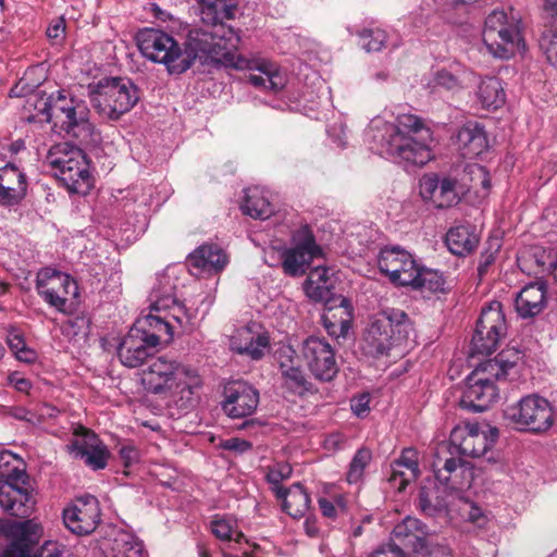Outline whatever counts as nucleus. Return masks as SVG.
I'll return each instance as SVG.
<instances>
[{"label":"nucleus","mask_w":557,"mask_h":557,"mask_svg":"<svg viewBox=\"0 0 557 557\" xmlns=\"http://www.w3.org/2000/svg\"><path fill=\"white\" fill-rule=\"evenodd\" d=\"M445 243L451 253L462 257L475 249L479 236L472 225L461 224L447 232Z\"/></svg>","instance_id":"nucleus-38"},{"label":"nucleus","mask_w":557,"mask_h":557,"mask_svg":"<svg viewBox=\"0 0 557 557\" xmlns=\"http://www.w3.org/2000/svg\"><path fill=\"white\" fill-rule=\"evenodd\" d=\"M35 108L45 116L46 122H52L59 126L79 145L91 146L100 140L98 132L89 120L90 111L87 104L83 100L69 97L64 90L37 99Z\"/></svg>","instance_id":"nucleus-3"},{"label":"nucleus","mask_w":557,"mask_h":557,"mask_svg":"<svg viewBox=\"0 0 557 557\" xmlns=\"http://www.w3.org/2000/svg\"><path fill=\"white\" fill-rule=\"evenodd\" d=\"M236 385H242L240 382H228L224 386L225 400L222 403L223 410L232 418L242 417L240 410L234 406L235 401L239 398L240 391Z\"/></svg>","instance_id":"nucleus-50"},{"label":"nucleus","mask_w":557,"mask_h":557,"mask_svg":"<svg viewBox=\"0 0 557 557\" xmlns=\"http://www.w3.org/2000/svg\"><path fill=\"white\" fill-rule=\"evenodd\" d=\"M74 152H83V150L70 143H59L49 149L46 161L57 172L72 161V157H75Z\"/></svg>","instance_id":"nucleus-44"},{"label":"nucleus","mask_w":557,"mask_h":557,"mask_svg":"<svg viewBox=\"0 0 557 557\" xmlns=\"http://www.w3.org/2000/svg\"><path fill=\"white\" fill-rule=\"evenodd\" d=\"M448 486L429 482L421 486L418 497V508L426 516L445 515L448 508Z\"/></svg>","instance_id":"nucleus-35"},{"label":"nucleus","mask_w":557,"mask_h":557,"mask_svg":"<svg viewBox=\"0 0 557 557\" xmlns=\"http://www.w3.org/2000/svg\"><path fill=\"white\" fill-rule=\"evenodd\" d=\"M211 531L212 533L221 539V540H227L231 539V535L233 533L232 525L226 520H213L211 522Z\"/></svg>","instance_id":"nucleus-64"},{"label":"nucleus","mask_w":557,"mask_h":557,"mask_svg":"<svg viewBox=\"0 0 557 557\" xmlns=\"http://www.w3.org/2000/svg\"><path fill=\"white\" fill-rule=\"evenodd\" d=\"M191 269L205 272H218L227 263L224 251L214 245H202L189 253L187 258Z\"/></svg>","instance_id":"nucleus-36"},{"label":"nucleus","mask_w":557,"mask_h":557,"mask_svg":"<svg viewBox=\"0 0 557 557\" xmlns=\"http://www.w3.org/2000/svg\"><path fill=\"white\" fill-rule=\"evenodd\" d=\"M0 534L12 539L3 557H62L63 549L57 542L48 541L33 555L32 546L41 535V528L33 520L11 521L0 520Z\"/></svg>","instance_id":"nucleus-10"},{"label":"nucleus","mask_w":557,"mask_h":557,"mask_svg":"<svg viewBox=\"0 0 557 557\" xmlns=\"http://www.w3.org/2000/svg\"><path fill=\"white\" fill-rule=\"evenodd\" d=\"M136 40L145 58L166 65L170 73L181 74L188 70V63L182 61L180 45L166 33L146 28L137 34Z\"/></svg>","instance_id":"nucleus-11"},{"label":"nucleus","mask_w":557,"mask_h":557,"mask_svg":"<svg viewBox=\"0 0 557 557\" xmlns=\"http://www.w3.org/2000/svg\"><path fill=\"white\" fill-rule=\"evenodd\" d=\"M335 278L331 269L318 265L310 272L304 283V290L308 298L315 302H324L325 306L338 301L334 293Z\"/></svg>","instance_id":"nucleus-26"},{"label":"nucleus","mask_w":557,"mask_h":557,"mask_svg":"<svg viewBox=\"0 0 557 557\" xmlns=\"http://www.w3.org/2000/svg\"><path fill=\"white\" fill-rule=\"evenodd\" d=\"M431 84L433 88H444L450 91H456L461 88L459 77L447 70H440L435 72Z\"/></svg>","instance_id":"nucleus-52"},{"label":"nucleus","mask_w":557,"mask_h":557,"mask_svg":"<svg viewBox=\"0 0 557 557\" xmlns=\"http://www.w3.org/2000/svg\"><path fill=\"white\" fill-rule=\"evenodd\" d=\"M412 324L407 313L388 308L374 317L363 334L361 348L366 355L380 357L407 339Z\"/></svg>","instance_id":"nucleus-5"},{"label":"nucleus","mask_w":557,"mask_h":557,"mask_svg":"<svg viewBox=\"0 0 557 557\" xmlns=\"http://www.w3.org/2000/svg\"><path fill=\"white\" fill-rule=\"evenodd\" d=\"M143 382L152 394H170L172 397L180 389L182 394L181 407L187 408L191 401L194 388L201 385L200 377L195 369L168 360L157 358L144 373Z\"/></svg>","instance_id":"nucleus-4"},{"label":"nucleus","mask_w":557,"mask_h":557,"mask_svg":"<svg viewBox=\"0 0 557 557\" xmlns=\"http://www.w3.org/2000/svg\"><path fill=\"white\" fill-rule=\"evenodd\" d=\"M0 534L12 539L3 557H62L63 549L57 542L48 541L33 555L32 546L41 535V528L33 520L11 521L0 520Z\"/></svg>","instance_id":"nucleus-9"},{"label":"nucleus","mask_w":557,"mask_h":557,"mask_svg":"<svg viewBox=\"0 0 557 557\" xmlns=\"http://www.w3.org/2000/svg\"><path fill=\"white\" fill-rule=\"evenodd\" d=\"M72 161L54 174L69 191L86 195L92 187V178L84 152H74Z\"/></svg>","instance_id":"nucleus-25"},{"label":"nucleus","mask_w":557,"mask_h":557,"mask_svg":"<svg viewBox=\"0 0 557 557\" xmlns=\"http://www.w3.org/2000/svg\"><path fill=\"white\" fill-rule=\"evenodd\" d=\"M504 418L518 430L545 432L553 424V409L547 399L532 394L508 406Z\"/></svg>","instance_id":"nucleus-12"},{"label":"nucleus","mask_w":557,"mask_h":557,"mask_svg":"<svg viewBox=\"0 0 557 557\" xmlns=\"http://www.w3.org/2000/svg\"><path fill=\"white\" fill-rule=\"evenodd\" d=\"M63 522L74 534H90L100 522L98 499L92 495L78 497L71 507L63 510Z\"/></svg>","instance_id":"nucleus-21"},{"label":"nucleus","mask_w":557,"mask_h":557,"mask_svg":"<svg viewBox=\"0 0 557 557\" xmlns=\"http://www.w3.org/2000/svg\"><path fill=\"white\" fill-rule=\"evenodd\" d=\"M458 148L465 158H475L487 151L488 139L484 127L469 121L463 124L456 136Z\"/></svg>","instance_id":"nucleus-31"},{"label":"nucleus","mask_w":557,"mask_h":557,"mask_svg":"<svg viewBox=\"0 0 557 557\" xmlns=\"http://www.w3.org/2000/svg\"><path fill=\"white\" fill-rule=\"evenodd\" d=\"M322 257V248L315 243L313 236L308 234L294 247L282 250V268L287 275L301 276L307 272L314 259Z\"/></svg>","instance_id":"nucleus-22"},{"label":"nucleus","mask_w":557,"mask_h":557,"mask_svg":"<svg viewBox=\"0 0 557 557\" xmlns=\"http://www.w3.org/2000/svg\"><path fill=\"white\" fill-rule=\"evenodd\" d=\"M177 277L169 270L160 273L151 288L149 300L150 310L154 312L166 311L177 300Z\"/></svg>","instance_id":"nucleus-34"},{"label":"nucleus","mask_w":557,"mask_h":557,"mask_svg":"<svg viewBox=\"0 0 557 557\" xmlns=\"http://www.w3.org/2000/svg\"><path fill=\"white\" fill-rule=\"evenodd\" d=\"M161 313L166 314L169 320L176 324L175 330L180 329L183 333H189L194 330V314L178 300H175L170 309L161 311Z\"/></svg>","instance_id":"nucleus-47"},{"label":"nucleus","mask_w":557,"mask_h":557,"mask_svg":"<svg viewBox=\"0 0 557 557\" xmlns=\"http://www.w3.org/2000/svg\"><path fill=\"white\" fill-rule=\"evenodd\" d=\"M200 18L207 26L218 27L235 15L236 4L234 0H198Z\"/></svg>","instance_id":"nucleus-37"},{"label":"nucleus","mask_w":557,"mask_h":557,"mask_svg":"<svg viewBox=\"0 0 557 557\" xmlns=\"http://www.w3.org/2000/svg\"><path fill=\"white\" fill-rule=\"evenodd\" d=\"M154 349L156 347L150 345L138 331L131 327L117 348V356L127 368H137L153 354Z\"/></svg>","instance_id":"nucleus-28"},{"label":"nucleus","mask_w":557,"mask_h":557,"mask_svg":"<svg viewBox=\"0 0 557 557\" xmlns=\"http://www.w3.org/2000/svg\"><path fill=\"white\" fill-rule=\"evenodd\" d=\"M36 290L49 306L62 313L70 312V296H78L76 282L70 275L50 268L37 273Z\"/></svg>","instance_id":"nucleus-15"},{"label":"nucleus","mask_w":557,"mask_h":557,"mask_svg":"<svg viewBox=\"0 0 557 557\" xmlns=\"http://www.w3.org/2000/svg\"><path fill=\"white\" fill-rule=\"evenodd\" d=\"M292 474V467L288 463H276L269 469L267 480L271 484L272 491L277 494V490H284L280 483Z\"/></svg>","instance_id":"nucleus-53"},{"label":"nucleus","mask_w":557,"mask_h":557,"mask_svg":"<svg viewBox=\"0 0 557 557\" xmlns=\"http://www.w3.org/2000/svg\"><path fill=\"white\" fill-rule=\"evenodd\" d=\"M37 85L29 84L25 77L21 78L11 89L9 96L12 98H21L28 96L35 91Z\"/></svg>","instance_id":"nucleus-63"},{"label":"nucleus","mask_w":557,"mask_h":557,"mask_svg":"<svg viewBox=\"0 0 557 557\" xmlns=\"http://www.w3.org/2000/svg\"><path fill=\"white\" fill-rule=\"evenodd\" d=\"M326 312L321 317L322 324L327 334L335 338H345L350 330L351 313L349 311V301L343 296H338V301L330 304Z\"/></svg>","instance_id":"nucleus-33"},{"label":"nucleus","mask_w":557,"mask_h":557,"mask_svg":"<svg viewBox=\"0 0 557 557\" xmlns=\"http://www.w3.org/2000/svg\"><path fill=\"white\" fill-rule=\"evenodd\" d=\"M478 98L485 109H497L505 103V91L499 78L495 76L483 78L478 88Z\"/></svg>","instance_id":"nucleus-41"},{"label":"nucleus","mask_w":557,"mask_h":557,"mask_svg":"<svg viewBox=\"0 0 557 557\" xmlns=\"http://www.w3.org/2000/svg\"><path fill=\"white\" fill-rule=\"evenodd\" d=\"M139 100L138 88L125 77H107L98 82L91 102L99 114L117 120Z\"/></svg>","instance_id":"nucleus-8"},{"label":"nucleus","mask_w":557,"mask_h":557,"mask_svg":"<svg viewBox=\"0 0 557 557\" xmlns=\"http://www.w3.org/2000/svg\"><path fill=\"white\" fill-rule=\"evenodd\" d=\"M270 351V337L267 331L257 332L246 325V356L252 360L262 359Z\"/></svg>","instance_id":"nucleus-43"},{"label":"nucleus","mask_w":557,"mask_h":557,"mask_svg":"<svg viewBox=\"0 0 557 557\" xmlns=\"http://www.w3.org/2000/svg\"><path fill=\"white\" fill-rule=\"evenodd\" d=\"M468 173L471 176L472 187H482L487 193L491 188V177L488 171L479 164L468 166Z\"/></svg>","instance_id":"nucleus-55"},{"label":"nucleus","mask_w":557,"mask_h":557,"mask_svg":"<svg viewBox=\"0 0 557 557\" xmlns=\"http://www.w3.org/2000/svg\"><path fill=\"white\" fill-rule=\"evenodd\" d=\"M483 42L487 51L499 59H509L517 51L524 50L520 16L513 10L509 13L504 10L492 11L485 20Z\"/></svg>","instance_id":"nucleus-7"},{"label":"nucleus","mask_w":557,"mask_h":557,"mask_svg":"<svg viewBox=\"0 0 557 557\" xmlns=\"http://www.w3.org/2000/svg\"><path fill=\"white\" fill-rule=\"evenodd\" d=\"M69 449L75 458L84 460L94 470L103 469L107 466L109 451L94 433H86L82 440L74 441Z\"/></svg>","instance_id":"nucleus-30"},{"label":"nucleus","mask_w":557,"mask_h":557,"mask_svg":"<svg viewBox=\"0 0 557 557\" xmlns=\"http://www.w3.org/2000/svg\"><path fill=\"white\" fill-rule=\"evenodd\" d=\"M27 480L25 470L17 467L0 470V506L11 516L25 518L32 511Z\"/></svg>","instance_id":"nucleus-14"},{"label":"nucleus","mask_w":557,"mask_h":557,"mask_svg":"<svg viewBox=\"0 0 557 557\" xmlns=\"http://www.w3.org/2000/svg\"><path fill=\"white\" fill-rule=\"evenodd\" d=\"M507 324L499 301L483 308L471 342V356L491 355L506 335Z\"/></svg>","instance_id":"nucleus-13"},{"label":"nucleus","mask_w":557,"mask_h":557,"mask_svg":"<svg viewBox=\"0 0 557 557\" xmlns=\"http://www.w3.org/2000/svg\"><path fill=\"white\" fill-rule=\"evenodd\" d=\"M413 276L417 277L408 286L414 289H423L431 293L443 292L445 289V278L437 270L418 265Z\"/></svg>","instance_id":"nucleus-42"},{"label":"nucleus","mask_w":557,"mask_h":557,"mask_svg":"<svg viewBox=\"0 0 557 557\" xmlns=\"http://www.w3.org/2000/svg\"><path fill=\"white\" fill-rule=\"evenodd\" d=\"M458 469L465 470V462L460 459L448 458L445 460L442 468L435 470V478L442 484L449 487L450 475ZM451 488H455V485H450Z\"/></svg>","instance_id":"nucleus-54"},{"label":"nucleus","mask_w":557,"mask_h":557,"mask_svg":"<svg viewBox=\"0 0 557 557\" xmlns=\"http://www.w3.org/2000/svg\"><path fill=\"white\" fill-rule=\"evenodd\" d=\"M370 150L395 162L423 166L432 158L433 132L418 115L398 114L396 123L374 116L364 133Z\"/></svg>","instance_id":"nucleus-1"},{"label":"nucleus","mask_w":557,"mask_h":557,"mask_svg":"<svg viewBox=\"0 0 557 557\" xmlns=\"http://www.w3.org/2000/svg\"><path fill=\"white\" fill-rule=\"evenodd\" d=\"M286 71L262 58H246V84L255 89L276 95L287 85Z\"/></svg>","instance_id":"nucleus-18"},{"label":"nucleus","mask_w":557,"mask_h":557,"mask_svg":"<svg viewBox=\"0 0 557 557\" xmlns=\"http://www.w3.org/2000/svg\"><path fill=\"white\" fill-rule=\"evenodd\" d=\"M154 347L159 346L162 342L170 343L175 333V324L169 320L166 314L154 312L137 318L132 326Z\"/></svg>","instance_id":"nucleus-23"},{"label":"nucleus","mask_w":557,"mask_h":557,"mask_svg":"<svg viewBox=\"0 0 557 557\" xmlns=\"http://www.w3.org/2000/svg\"><path fill=\"white\" fill-rule=\"evenodd\" d=\"M521 359V351L512 347L502 350L493 359L480 362L467 376L460 407L472 412L487 410L499 396L495 383L517 376Z\"/></svg>","instance_id":"nucleus-2"},{"label":"nucleus","mask_w":557,"mask_h":557,"mask_svg":"<svg viewBox=\"0 0 557 557\" xmlns=\"http://www.w3.org/2000/svg\"><path fill=\"white\" fill-rule=\"evenodd\" d=\"M361 45L367 51H380L385 41L386 33L383 29H364L361 34Z\"/></svg>","instance_id":"nucleus-51"},{"label":"nucleus","mask_w":557,"mask_h":557,"mask_svg":"<svg viewBox=\"0 0 557 557\" xmlns=\"http://www.w3.org/2000/svg\"><path fill=\"white\" fill-rule=\"evenodd\" d=\"M65 27L66 25L63 16L53 18L46 30L47 37L50 40H63L65 37Z\"/></svg>","instance_id":"nucleus-60"},{"label":"nucleus","mask_w":557,"mask_h":557,"mask_svg":"<svg viewBox=\"0 0 557 557\" xmlns=\"http://www.w3.org/2000/svg\"><path fill=\"white\" fill-rule=\"evenodd\" d=\"M280 371L283 372L294 366H298L296 350L288 345L280 347L275 352Z\"/></svg>","instance_id":"nucleus-57"},{"label":"nucleus","mask_w":557,"mask_h":557,"mask_svg":"<svg viewBox=\"0 0 557 557\" xmlns=\"http://www.w3.org/2000/svg\"><path fill=\"white\" fill-rule=\"evenodd\" d=\"M371 460L372 453L367 447H361L355 453L346 473V479L349 484H356L363 479L364 470Z\"/></svg>","instance_id":"nucleus-46"},{"label":"nucleus","mask_w":557,"mask_h":557,"mask_svg":"<svg viewBox=\"0 0 557 557\" xmlns=\"http://www.w3.org/2000/svg\"><path fill=\"white\" fill-rule=\"evenodd\" d=\"M420 474L418 451L413 448L403 449L400 456L391 465L389 483L399 492Z\"/></svg>","instance_id":"nucleus-32"},{"label":"nucleus","mask_w":557,"mask_h":557,"mask_svg":"<svg viewBox=\"0 0 557 557\" xmlns=\"http://www.w3.org/2000/svg\"><path fill=\"white\" fill-rule=\"evenodd\" d=\"M302 358L311 372L319 381L330 382L338 372L335 352L324 339L310 336L302 343Z\"/></svg>","instance_id":"nucleus-17"},{"label":"nucleus","mask_w":557,"mask_h":557,"mask_svg":"<svg viewBox=\"0 0 557 557\" xmlns=\"http://www.w3.org/2000/svg\"><path fill=\"white\" fill-rule=\"evenodd\" d=\"M498 438V430H481L478 423L455 426L449 436L450 446L456 453L472 458L484 456Z\"/></svg>","instance_id":"nucleus-16"},{"label":"nucleus","mask_w":557,"mask_h":557,"mask_svg":"<svg viewBox=\"0 0 557 557\" xmlns=\"http://www.w3.org/2000/svg\"><path fill=\"white\" fill-rule=\"evenodd\" d=\"M377 265L389 281L399 286H408L417 276H413L418 267L413 257L399 246H387L381 249Z\"/></svg>","instance_id":"nucleus-19"},{"label":"nucleus","mask_w":557,"mask_h":557,"mask_svg":"<svg viewBox=\"0 0 557 557\" xmlns=\"http://www.w3.org/2000/svg\"><path fill=\"white\" fill-rule=\"evenodd\" d=\"M274 212L269 191L260 186L246 188V215L253 219L267 220Z\"/></svg>","instance_id":"nucleus-40"},{"label":"nucleus","mask_w":557,"mask_h":557,"mask_svg":"<svg viewBox=\"0 0 557 557\" xmlns=\"http://www.w3.org/2000/svg\"><path fill=\"white\" fill-rule=\"evenodd\" d=\"M539 45L547 61L557 66V28H544Z\"/></svg>","instance_id":"nucleus-49"},{"label":"nucleus","mask_w":557,"mask_h":557,"mask_svg":"<svg viewBox=\"0 0 557 557\" xmlns=\"http://www.w3.org/2000/svg\"><path fill=\"white\" fill-rule=\"evenodd\" d=\"M281 373L284 379L285 387L292 393L302 396L306 393L313 392L312 384L306 379V375L304 374L299 364L294 366Z\"/></svg>","instance_id":"nucleus-45"},{"label":"nucleus","mask_w":557,"mask_h":557,"mask_svg":"<svg viewBox=\"0 0 557 557\" xmlns=\"http://www.w3.org/2000/svg\"><path fill=\"white\" fill-rule=\"evenodd\" d=\"M90 319L86 314H77L67 319L61 326V333L70 341L86 337L89 333Z\"/></svg>","instance_id":"nucleus-48"},{"label":"nucleus","mask_w":557,"mask_h":557,"mask_svg":"<svg viewBox=\"0 0 557 557\" xmlns=\"http://www.w3.org/2000/svg\"><path fill=\"white\" fill-rule=\"evenodd\" d=\"M516 311L522 319L539 315L547 306V285L544 281L527 284L515 299Z\"/></svg>","instance_id":"nucleus-27"},{"label":"nucleus","mask_w":557,"mask_h":557,"mask_svg":"<svg viewBox=\"0 0 557 557\" xmlns=\"http://www.w3.org/2000/svg\"><path fill=\"white\" fill-rule=\"evenodd\" d=\"M276 497L282 500V509L293 518L305 516L309 509L310 496L299 483L277 490Z\"/></svg>","instance_id":"nucleus-39"},{"label":"nucleus","mask_w":557,"mask_h":557,"mask_svg":"<svg viewBox=\"0 0 557 557\" xmlns=\"http://www.w3.org/2000/svg\"><path fill=\"white\" fill-rule=\"evenodd\" d=\"M319 507L324 517L334 519L337 516V509L344 510V498L338 496L334 502L321 497L319 499Z\"/></svg>","instance_id":"nucleus-58"},{"label":"nucleus","mask_w":557,"mask_h":557,"mask_svg":"<svg viewBox=\"0 0 557 557\" xmlns=\"http://www.w3.org/2000/svg\"><path fill=\"white\" fill-rule=\"evenodd\" d=\"M419 194L424 202L437 209L450 208L460 200L457 180L436 173H428L420 178Z\"/></svg>","instance_id":"nucleus-20"},{"label":"nucleus","mask_w":557,"mask_h":557,"mask_svg":"<svg viewBox=\"0 0 557 557\" xmlns=\"http://www.w3.org/2000/svg\"><path fill=\"white\" fill-rule=\"evenodd\" d=\"M27 190L25 174L14 164L0 169V203L15 206L24 199Z\"/></svg>","instance_id":"nucleus-29"},{"label":"nucleus","mask_w":557,"mask_h":557,"mask_svg":"<svg viewBox=\"0 0 557 557\" xmlns=\"http://www.w3.org/2000/svg\"><path fill=\"white\" fill-rule=\"evenodd\" d=\"M116 549L119 550L121 556L115 557H141L143 556V545L137 542L125 541L123 543L115 542Z\"/></svg>","instance_id":"nucleus-61"},{"label":"nucleus","mask_w":557,"mask_h":557,"mask_svg":"<svg viewBox=\"0 0 557 557\" xmlns=\"http://www.w3.org/2000/svg\"><path fill=\"white\" fill-rule=\"evenodd\" d=\"M543 28H557V0H541Z\"/></svg>","instance_id":"nucleus-56"},{"label":"nucleus","mask_w":557,"mask_h":557,"mask_svg":"<svg viewBox=\"0 0 557 557\" xmlns=\"http://www.w3.org/2000/svg\"><path fill=\"white\" fill-rule=\"evenodd\" d=\"M368 557H408L396 544H384L374 549Z\"/></svg>","instance_id":"nucleus-62"},{"label":"nucleus","mask_w":557,"mask_h":557,"mask_svg":"<svg viewBox=\"0 0 557 557\" xmlns=\"http://www.w3.org/2000/svg\"><path fill=\"white\" fill-rule=\"evenodd\" d=\"M233 37L239 41V36L232 27L221 25L218 27L207 26L190 29L185 42V49L182 50L183 63H188V69L196 60L201 64L220 62L225 57L231 47Z\"/></svg>","instance_id":"nucleus-6"},{"label":"nucleus","mask_w":557,"mask_h":557,"mask_svg":"<svg viewBox=\"0 0 557 557\" xmlns=\"http://www.w3.org/2000/svg\"><path fill=\"white\" fill-rule=\"evenodd\" d=\"M392 537L404 547L424 554L428 552V544H431L432 534L419 519L408 516L394 527Z\"/></svg>","instance_id":"nucleus-24"},{"label":"nucleus","mask_w":557,"mask_h":557,"mask_svg":"<svg viewBox=\"0 0 557 557\" xmlns=\"http://www.w3.org/2000/svg\"><path fill=\"white\" fill-rule=\"evenodd\" d=\"M350 408L358 418H366L370 412V395L363 393L350 400Z\"/></svg>","instance_id":"nucleus-59"}]
</instances>
